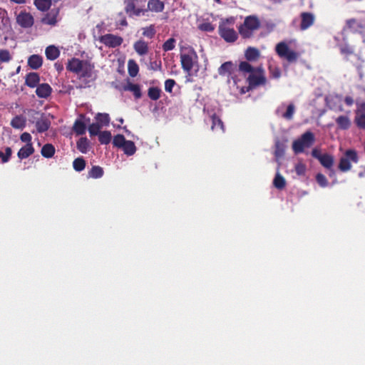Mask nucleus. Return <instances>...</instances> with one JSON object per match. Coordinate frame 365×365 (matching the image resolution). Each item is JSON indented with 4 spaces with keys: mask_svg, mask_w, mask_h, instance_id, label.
Instances as JSON below:
<instances>
[{
    "mask_svg": "<svg viewBox=\"0 0 365 365\" xmlns=\"http://www.w3.org/2000/svg\"><path fill=\"white\" fill-rule=\"evenodd\" d=\"M314 140V134L310 131H307L292 143L293 151L296 154L302 153L305 148L312 147Z\"/></svg>",
    "mask_w": 365,
    "mask_h": 365,
    "instance_id": "4",
    "label": "nucleus"
},
{
    "mask_svg": "<svg viewBox=\"0 0 365 365\" xmlns=\"http://www.w3.org/2000/svg\"><path fill=\"white\" fill-rule=\"evenodd\" d=\"M222 22L226 23V25L228 26V24H233L235 23V19L233 17H230L229 19H226L225 21H222Z\"/></svg>",
    "mask_w": 365,
    "mask_h": 365,
    "instance_id": "59",
    "label": "nucleus"
},
{
    "mask_svg": "<svg viewBox=\"0 0 365 365\" xmlns=\"http://www.w3.org/2000/svg\"><path fill=\"white\" fill-rule=\"evenodd\" d=\"M34 148L32 143L26 144L20 148L17 155L20 160L26 159L34 153Z\"/></svg>",
    "mask_w": 365,
    "mask_h": 365,
    "instance_id": "23",
    "label": "nucleus"
},
{
    "mask_svg": "<svg viewBox=\"0 0 365 365\" xmlns=\"http://www.w3.org/2000/svg\"><path fill=\"white\" fill-rule=\"evenodd\" d=\"M176 41L174 38H170L162 46V48L164 51H172L175 47Z\"/></svg>",
    "mask_w": 365,
    "mask_h": 365,
    "instance_id": "45",
    "label": "nucleus"
},
{
    "mask_svg": "<svg viewBox=\"0 0 365 365\" xmlns=\"http://www.w3.org/2000/svg\"><path fill=\"white\" fill-rule=\"evenodd\" d=\"M20 139L22 142H25L26 143V144H29V143H31V135H30V133H23L21 136H20Z\"/></svg>",
    "mask_w": 365,
    "mask_h": 365,
    "instance_id": "52",
    "label": "nucleus"
},
{
    "mask_svg": "<svg viewBox=\"0 0 365 365\" xmlns=\"http://www.w3.org/2000/svg\"><path fill=\"white\" fill-rule=\"evenodd\" d=\"M41 155L46 158H50L55 154V148L52 144H45L41 148Z\"/></svg>",
    "mask_w": 365,
    "mask_h": 365,
    "instance_id": "30",
    "label": "nucleus"
},
{
    "mask_svg": "<svg viewBox=\"0 0 365 365\" xmlns=\"http://www.w3.org/2000/svg\"><path fill=\"white\" fill-rule=\"evenodd\" d=\"M358 161L359 157L356 151L351 149L347 150L340 159L339 169L341 172L349 171L351 168V163H356Z\"/></svg>",
    "mask_w": 365,
    "mask_h": 365,
    "instance_id": "7",
    "label": "nucleus"
},
{
    "mask_svg": "<svg viewBox=\"0 0 365 365\" xmlns=\"http://www.w3.org/2000/svg\"><path fill=\"white\" fill-rule=\"evenodd\" d=\"M42 64L43 58L39 55L34 54L28 58V66L32 69H38Z\"/></svg>",
    "mask_w": 365,
    "mask_h": 365,
    "instance_id": "25",
    "label": "nucleus"
},
{
    "mask_svg": "<svg viewBox=\"0 0 365 365\" xmlns=\"http://www.w3.org/2000/svg\"><path fill=\"white\" fill-rule=\"evenodd\" d=\"M197 59V55L193 49H190L187 53L180 54V63L182 68L185 72H190L193 68L194 62Z\"/></svg>",
    "mask_w": 365,
    "mask_h": 365,
    "instance_id": "9",
    "label": "nucleus"
},
{
    "mask_svg": "<svg viewBox=\"0 0 365 365\" xmlns=\"http://www.w3.org/2000/svg\"><path fill=\"white\" fill-rule=\"evenodd\" d=\"M52 91L51 87L48 83H41L36 86V94L42 98H48Z\"/></svg>",
    "mask_w": 365,
    "mask_h": 365,
    "instance_id": "20",
    "label": "nucleus"
},
{
    "mask_svg": "<svg viewBox=\"0 0 365 365\" xmlns=\"http://www.w3.org/2000/svg\"><path fill=\"white\" fill-rule=\"evenodd\" d=\"M165 9V4L160 0H148L147 12L150 11L152 12L160 13Z\"/></svg>",
    "mask_w": 365,
    "mask_h": 365,
    "instance_id": "19",
    "label": "nucleus"
},
{
    "mask_svg": "<svg viewBox=\"0 0 365 365\" xmlns=\"http://www.w3.org/2000/svg\"><path fill=\"white\" fill-rule=\"evenodd\" d=\"M120 24L121 26H128V22L125 19H123V20L120 21Z\"/></svg>",
    "mask_w": 365,
    "mask_h": 365,
    "instance_id": "62",
    "label": "nucleus"
},
{
    "mask_svg": "<svg viewBox=\"0 0 365 365\" xmlns=\"http://www.w3.org/2000/svg\"><path fill=\"white\" fill-rule=\"evenodd\" d=\"M128 71L131 77H135L139 71V67L134 60H129L128 62Z\"/></svg>",
    "mask_w": 365,
    "mask_h": 365,
    "instance_id": "36",
    "label": "nucleus"
},
{
    "mask_svg": "<svg viewBox=\"0 0 365 365\" xmlns=\"http://www.w3.org/2000/svg\"><path fill=\"white\" fill-rule=\"evenodd\" d=\"M59 14L60 9L58 8L51 9L41 18V24L51 26H56L61 19Z\"/></svg>",
    "mask_w": 365,
    "mask_h": 365,
    "instance_id": "11",
    "label": "nucleus"
},
{
    "mask_svg": "<svg viewBox=\"0 0 365 365\" xmlns=\"http://www.w3.org/2000/svg\"><path fill=\"white\" fill-rule=\"evenodd\" d=\"M73 167L76 171L81 172L86 168V160L82 157L77 158L73 162Z\"/></svg>",
    "mask_w": 365,
    "mask_h": 365,
    "instance_id": "41",
    "label": "nucleus"
},
{
    "mask_svg": "<svg viewBox=\"0 0 365 365\" xmlns=\"http://www.w3.org/2000/svg\"><path fill=\"white\" fill-rule=\"evenodd\" d=\"M329 182L324 175L321 174V187H327Z\"/></svg>",
    "mask_w": 365,
    "mask_h": 365,
    "instance_id": "57",
    "label": "nucleus"
},
{
    "mask_svg": "<svg viewBox=\"0 0 365 365\" xmlns=\"http://www.w3.org/2000/svg\"><path fill=\"white\" fill-rule=\"evenodd\" d=\"M126 141L123 135L118 134L113 139V145L114 147L122 148Z\"/></svg>",
    "mask_w": 365,
    "mask_h": 365,
    "instance_id": "43",
    "label": "nucleus"
},
{
    "mask_svg": "<svg viewBox=\"0 0 365 365\" xmlns=\"http://www.w3.org/2000/svg\"><path fill=\"white\" fill-rule=\"evenodd\" d=\"M239 71L244 76L249 74L246 79L248 86L245 90L242 88V93H245L267 83V78L262 66L254 67L249 62L241 61L239 64Z\"/></svg>",
    "mask_w": 365,
    "mask_h": 365,
    "instance_id": "1",
    "label": "nucleus"
},
{
    "mask_svg": "<svg viewBox=\"0 0 365 365\" xmlns=\"http://www.w3.org/2000/svg\"><path fill=\"white\" fill-rule=\"evenodd\" d=\"M11 125L14 128L23 129L26 125V120L21 115H16L12 118Z\"/></svg>",
    "mask_w": 365,
    "mask_h": 365,
    "instance_id": "29",
    "label": "nucleus"
},
{
    "mask_svg": "<svg viewBox=\"0 0 365 365\" xmlns=\"http://www.w3.org/2000/svg\"><path fill=\"white\" fill-rule=\"evenodd\" d=\"M273 185L276 188L282 190L286 186L285 179L282 175L277 173L274 178Z\"/></svg>",
    "mask_w": 365,
    "mask_h": 365,
    "instance_id": "34",
    "label": "nucleus"
},
{
    "mask_svg": "<svg viewBox=\"0 0 365 365\" xmlns=\"http://www.w3.org/2000/svg\"><path fill=\"white\" fill-rule=\"evenodd\" d=\"M40 81V76L37 73L31 72L26 75L25 84L30 88H35Z\"/></svg>",
    "mask_w": 365,
    "mask_h": 365,
    "instance_id": "24",
    "label": "nucleus"
},
{
    "mask_svg": "<svg viewBox=\"0 0 365 365\" xmlns=\"http://www.w3.org/2000/svg\"><path fill=\"white\" fill-rule=\"evenodd\" d=\"M338 127L342 130H347L351 125V120L348 116L340 115L336 119Z\"/></svg>",
    "mask_w": 365,
    "mask_h": 365,
    "instance_id": "28",
    "label": "nucleus"
},
{
    "mask_svg": "<svg viewBox=\"0 0 365 365\" xmlns=\"http://www.w3.org/2000/svg\"><path fill=\"white\" fill-rule=\"evenodd\" d=\"M11 1H13L16 4H24L26 2V0H10Z\"/></svg>",
    "mask_w": 365,
    "mask_h": 365,
    "instance_id": "63",
    "label": "nucleus"
},
{
    "mask_svg": "<svg viewBox=\"0 0 365 365\" xmlns=\"http://www.w3.org/2000/svg\"><path fill=\"white\" fill-rule=\"evenodd\" d=\"M200 29L205 31H212L214 30V27L210 23L202 24Z\"/></svg>",
    "mask_w": 365,
    "mask_h": 365,
    "instance_id": "55",
    "label": "nucleus"
},
{
    "mask_svg": "<svg viewBox=\"0 0 365 365\" xmlns=\"http://www.w3.org/2000/svg\"><path fill=\"white\" fill-rule=\"evenodd\" d=\"M176 84L175 80L173 79H167L165 81V90L168 93H172L173 88Z\"/></svg>",
    "mask_w": 365,
    "mask_h": 365,
    "instance_id": "51",
    "label": "nucleus"
},
{
    "mask_svg": "<svg viewBox=\"0 0 365 365\" xmlns=\"http://www.w3.org/2000/svg\"><path fill=\"white\" fill-rule=\"evenodd\" d=\"M319 178H320V176H319V173H317L316 175H315V180L316 181L319 183Z\"/></svg>",
    "mask_w": 365,
    "mask_h": 365,
    "instance_id": "64",
    "label": "nucleus"
},
{
    "mask_svg": "<svg viewBox=\"0 0 365 365\" xmlns=\"http://www.w3.org/2000/svg\"><path fill=\"white\" fill-rule=\"evenodd\" d=\"M111 133L108 130L101 131L98 135V140L101 144L108 145L111 141Z\"/></svg>",
    "mask_w": 365,
    "mask_h": 365,
    "instance_id": "40",
    "label": "nucleus"
},
{
    "mask_svg": "<svg viewBox=\"0 0 365 365\" xmlns=\"http://www.w3.org/2000/svg\"><path fill=\"white\" fill-rule=\"evenodd\" d=\"M301 24H300V29L301 30H306L309 27H310L313 24L314 21V17L313 14L308 12H303L301 14Z\"/></svg>",
    "mask_w": 365,
    "mask_h": 365,
    "instance_id": "18",
    "label": "nucleus"
},
{
    "mask_svg": "<svg viewBox=\"0 0 365 365\" xmlns=\"http://www.w3.org/2000/svg\"><path fill=\"white\" fill-rule=\"evenodd\" d=\"M327 106L331 110L342 111L341 98L337 95H329L325 98Z\"/></svg>",
    "mask_w": 365,
    "mask_h": 365,
    "instance_id": "15",
    "label": "nucleus"
},
{
    "mask_svg": "<svg viewBox=\"0 0 365 365\" xmlns=\"http://www.w3.org/2000/svg\"><path fill=\"white\" fill-rule=\"evenodd\" d=\"M34 5L38 10L46 11L50 9L51 0H34Z\"/></svg>",
    "mask_w": 365,
    "mask_h": 365,
    "instance_id": "32",
    "label": "nucleus"
},
{
    "mask_svg": "<svg viewBox=\"0 0 365 365\" xmlns=\"http://www.w3.org/2000/svg\"><path fill=\"white\" fill-rule=\"evenodd\" d=\"M45 53L47 59L53 61L59 56L60 51L55 46H48L46 48Z\"/></svg>",
    "mask_w": 365,
    "mask_h": 365,
    "instance_id": "26",
    "label": "nucleus"
},
{
    "mask_svg": "<svg viewBox=\"0 0 365 365\" xmlns=\"http://www.w3.org/2000/svg\"><path fill=\"white\" fill-rule=\"evenodd\" d=\"M354 122L360 130H365V102L356 103Z\"/></svg>",
    "mask_w": 365,
    "mask_h": 365,
    "instance_id": "13",
    "label": "nucleus"
},
{
    "mask_svg": "<svg viewBox=\"0 0 365 365\" xmlns=\"http://www.w3.org/2000/svg\"><path fill=\"white\" fill-rule=\"evenodd\" d=\"M55 68L58 72H61L63 69V65L59 63H55Z\"/></svg>",
    "mask_w": 365,
    "mask_h": 365,
    "instance_id": "60",
    "label": "nucleus"
},
{
    "mask_svg": "<svg viewBox=\"0 0 365 365\" xmlns=\"http://www.w3.org/2000/svg\"><path fill=\"white\" fill-rule=\"evenodd\" d=\"M312 155L314 158L319 160V150L315 148L312 152Z\"/></svg>",
    "mask_w": 365,
    "mask_h": 365,
    "instance_id": "58",
    "label": "nucleus"
},
{
    "mask_svg": "<svg viewBox=\"0 0 365 365\" xmlns=\"http://www.w3.org/2000/svg\"><path fill=\"white\" fill-rule=\"evenodd\" d=\"M96 119L97 120V123H99L101 127L108 125L110 120L109 115L105 113H98L96 116Z\"/></svg>",
    "mask_w": 365,
    "mask_h": 365,
    "instance_id": "37",
    "label": "nucleus"
},
{
    "mask_svg": "<svg viewBox=\"0 0 365 365\" xmlns=\"http://www.w3.org/2000/svg\"><path fill=\"white\" fill-rule=\"evenodd\" d=\"M295 171L299 175H304L305 173V166L302 163H298L295 166Z\"/></svg>",
    "mask_w": 365,
    "mask_h": 365,
    "instance_id": "53",
    "label": "nucleus"
},
{
    "mask_svg": "<svg viewBox=\"0 0 365 365\" xmlns=\"http://www.w3.org/2000/svg\"><path fill=\"white\" fill-rule=\"evenodd\" d=\"M103 175V170L98 165L93 166L88 171V177L92 178H100Z\"/></svg>",
    "mask_w": 365,
    "mask_h": 365,
    "instance_id": "35",
    "label": "nucleus"
},
{
    "mask_svg": "<svg viewBox=\"0 0 365 365\" xmlns=\"http://www.w3.org/2000/svg\"><path fill=\"white\" fill-rule=\"evenodd\" d=\"M16 21L23 28H30L34 25V19L30 13L21 11L16 17Z\"/></svg>",
    "mask_w": 365,
    "mask_h": 365,
    "instance_id": "16",
    "label": "nucleus"
},
{
    "mask_svg": "<svg viewBox=\"0 0 365 365\" xmlns=\"http://www.w3.org/2000/svg\"><path fill=\"white\" fill-rule=\"evenodd\" d=\"M99 40L106 46H108L109 48L118 47L120 46L123 42V39L121 36L111 34H107L101 36Z\"/></svg>",
    "mask_w": 365,
    "mask_h": 365,
    "instance_id": "14",
    "label": "nucleus"
},
{
    "mask_svg": "<svg viewBox=\"0 0 365 365\" xmlns=\"http://www.w3.org/2000/svg\"><path fill=\"white\" fill-rule=\"evenodd\" d=\"M295 112V107L293 103H290L287 108V110L284 113H283L282 117L287 120H292L293 118V115Z\"/></svg>",
    "mask_w": 365,
    "mask_h": 365,
    "instance_id": "48",
    "label": "nucleus"
},
{
    "mask_svg": "<svg viewBox=\"0 0 365 365\" xmlns=\"http://www.w3.org/2000/svg\"><path fill=\"white\" fill-rule=\"evenodd\" d=\"M125 90L130 91L131 92H133V93L136 99L140 98L142 96L140 87L138 84L129 83L127 85V86L125 87Z\"/></svg>",
    "mask_w": 365,
    "mask_h": 365,
    "instance_id": "33",
    "label": "nucleus"
},
{
    "mask_svg": "<svg viewBox=\"0 0 365 365\" xmlns=\"http://www.w3.org/2000/svg\"><path fill=\"white\" fill-rule=\"evenodd\" d=\"M139 0H125V12L130 16H140L147 12V9L139 6Z\"/></svg>",
    "mask_w": 365,
    "mask_h": 365,
    "instance_id": "8",
    "label": "nucleus"
},
{
    "mask_svg": "<svg viewBox=\"0 0 365 365\" xmlns=\"http://www.w3.org/2000/svg\"><path fill=\"white\" fill-rule=\"evenodd\" d=\"M261 56L260 51L255 47L249 46L245 51V57L247 62H255L257 61Z\"/></svg>",
    "mask_w": 365,
    "mask_h": 365,
    "instance_id": "17",
    "label": "nucleus"
},
{
    "mask_svg": "<svg viewBox=\"0 0 365 365\" xmlns=\"http://www.w3.org/2000/svg\"><path fill=\"white\" fill-rule=\"evenodd\" d=\"M156 31L155 25L151 24L149 26L143 28V35L148 38H153L155 35Z\"/></svg>",
    "mask_w": 365,
    "mask_h": 365,
    "instance_id": "44",
    "label": "nucleus"
},
{
    "mask_svg": "<svg viewBox=\"0 0 365 365\" xmlns=\"http://www.w3.org/2000/svg\"><path fill=\"white\" fill-rule=\"evenodd\" d=\"M29 113L33 118V120H30V121L34 123V120H36V127L38 133H42L48 130L51 125V121L44 116L43 113L36 111L35 110H30Z\"/></svg>",
    "mask_w": 365,
    "mask_h": 365,
    "instance_id": "6",
    "label": "nucleus"
},
{
    "mask_svg": "<svg viewBox=\"0 0 365 365\" xmlns=\"http://www.w3.org/2000/svg\"><path fill=\"white\" fill-rule=\"evenodd\" d=\"M344 102L347 106H351L354 103V99L351 96H346L344 98Z\"/></svg>",
    "mask_w": 365,
    "mask_h": 365,
    "instance_id": "56",
    "label": "nucleus"
},
{
    "mask_svg": "<svg viewBox=\"0 0 365 365\" xmlns=\"http://www.w3.org/2000/svg\"><path fill=\"white\" fill-rule=\"evenodd\" d=\"M101 125L99 123H93L88 126V132L90 133L91 136H95L98 135L99 133L101 132L100 131L101 128Z\"/></svg>",
    "mask_w": 365,
    "mask_h": 365,
    "instance_id": "47",
    "label": "nucleus"
},
{
    "mask_svg": "<svg viewBox=\"0 0 365 365\" xmlns=\"http://www.w3.org/2000/svg\"><path fill=\"white\" fill-rule=\"evenodd\" d=\"M321 165L327 169V174L331 179V183L336 182L335 171L333 169L334 158L329 154H321Z\"/></svg>",
    "mask_w": 365,
    "mask_h": 365,
    "instance_id": "12",
    "label": "nucleus"
},
{
    "mask_svg": "<svg viewBox=\"0 0 365 365\" xmlns=\"http://www.w3.org/2000/svg\"><path fill=\"white\" fill-rule=\"evenodd\" d=\"M346 25L349 29L356 31V27L359 26V24L355 19H350L347 21Z\"/></svg>",
    "mask_w": 365,
    "mask_h": 365,
    "instance_id": "54",
    "label": "nucleus"
},
{
    "mask_svg": "<svg viewBox=\"0 0 365 365\" xmlns=\"http://www.w3.org/2000/svg\"><path fill=\"white\" fill-rule=\"evenodd\" d=\"M235 71V65L232 61L223 63L218 68L220 76H230Z\"/></svg>",
    "mask_w": 365,
    "mask_h": 365,
    "instance_id": "22",
    "label": "nucleus"
},
{
    "mask_svg": "<svg viewBox=\"0 0 365 365\" xmlns=\"http://www.w3.org/2000/svg\"><path fill=\"white\" fill-rule=\"evenodd\" d=\"M12 150L10 147H6L5 148V153L0 151V160L2 163H7L11 156Z\"/></svg>",
    "mask_w": 365,
    "mask_h": 365,
    "instance_id": "46",
    "label": "nucleus"
},
{
    "mask_svg": "<svg viewBox=\"0 0 365 365\" xmlns=\"http://www.w3.org/2000/svg\"><path fill=\"white\" fill-rule=\"evenodd\" d=\"M133 48L139 56H145L148 53V44L144 40H138L133 44Z\"/></svg>",
    "mask_w": 365,
    "mask_h": 365,
    "instance_id": "21",
    "label": "nucleus"
},
{
    "mask_svg": "<svg viewBox=\"0 0 365 365\" xmlns=\"http://www.w3.org/2000/svg\"><path fill=\"white\" fill-rule=\"evenodd\" d=\"M260 26L261 23L257 16H248L245 17L243 24L238 27V31L242 38H250Z\"/></svg>",
    "mask_w": 365,
    "mask_h": 365,
    "instance_id": "3",
    "label": "nucleus"
},
{
    "mask_svg": "<svg viewBox=\"0 0 365 365\" xmlns=\"http://www.w3.org/2000/svg\"><path fill=\"white\" fill-rule=\"evenodd\" d=\"M73 129L77 135H83L86 130V124L80 120H76L74 123Z\"/></svg>",
    "mask_w": 365,
    "mask_h": 365,
    "instance_id": "38",
    "label": "nucleus"
},
{
    "mask_svg": "<svg viewBox=\"0 0 365 365\" xmlns=\"http://www.w3.org/2000/svg\"><path fill=\"white\" fill-rule=\"evenodd\" d=\"M275 51L281 58L286 59L289 63L296 62L299 58V53L290 49L284 41L276 45Z\"/></svg>",
    "mask_w": 365,
    "mask_h": 365,
    "instance_id": "5",
    "label": "nucleus"
},
{
    "mask_svg": "<svg viewBox=\"0 0 365 365\" xmlns=\"http://www.w3.org/2000/svg\"><path fill=\"white\" fill-rule=\"evenodd\" d=\"M89 147V141L86 138H81L77 141V148L82 153H86Z\"/></svg>",
    "mask_w": 365,
    "mask_h": 365,
    "instance_id": "39",
    "label": "nucleus"
},
{
    "mask_svg": "<svg viewBox=\"0 0 365 365\" xmlns=\"http://www.w3.org/2000/svg\"><path fill=\"white\" fill-rule=\"evenodd\" d=\"M11 59L9 51L6 49L0 50V61L9 62Z\"/></svg>",
    "mask_w": 365,
    "mask_h": 365,
    "instance_id": "50",
    "label": "nucleus"
},
{
    "mask_svg": "<svg viewBox=\"0 0 365 365\" xmlns=\"http://www.w3.org/2000/svg\"><path fill=\"white\" fill-rule=\"evenodd\" d=\"M6 11L4 9L0 8V21H2L4 18Z\"/></svg>",
    "mask_w": 365,
    "mask_h": 365,
    "instance_id": "61",
    "label": "nucleus"
},
{
    "mask_svg": "<svg viewBox=\"0 0 365 365\" xmlns=\"http://www.w3.org/2000/svg\"><path fill=\"white\" fill-rule=\"evenodd\" d=\"M212 119V126L211 129L212 130H221L224 132V124L222 120L215 114L214 113L211 116Z\"/></svg>",
    "mask_w": 365,
    "mask_h": 365,
    "instance_id": "27",
    "label": "nucleus"
},
{
    "mask_svg": "<svg viewBox=\"0 0 365 365\" xmlns=\"http://www.w3.org/2000/svg\"><path fill=\"white\" fill-rule=\"evenodd\" d=\"M161 90L158 87H150L148 91V97L153 101H157L160 98Z\"/></svg>",
    "mask_w": 365,
    "mask_h": 365,
    "instance_id": "42",
    "label": "nucleus"
},
{
    "mask_svg": "<svg viewBox=\"0 0 365 365\" xmlns=\"http://www.w3.org/2000/svg\"><path fill=\"white\" fill-rule=\"evenodd\" d=\"M270 77L273 78H279L281 76L280 68L277 66H269L268 67Z\"/></svg>",
    "mask_w": 365,
    "mask_h": 365,
    "instance_id": "49",
    "label": "nucleus"
},
{
    "mask_svg": "<svg viewBox=\"0 0 365 365\" xmlns=\"http://www.w3.org/2000/svg\"><path fill=\"white\" fill-rule=\"evenodd\" d=\"M125 154L128 156L133 155L136 152L135 143L131 140H127L122 148Z\"/></svg>",
    "mask_w": 365,
    "mask_h": 365,
    "instance_id": "31",
    "label": "nucleus"
},
{
    "mask_svg": "<svg viewBox=\"0 0 365 365\" xmlns=\"http://www.w3.org/2000/svg\"><path fill=\"white\" fill-rule=\"evenodd\" d=\"M66 69L78 75L81 78H91L93 66L88 61L72 58L66 65Z\"/></svg>",
    "mask_w": 365,
    "mask_h": 365,
    "instance_id": "2",
    "label": "nucleus"
},
{
    "mask_svg": "<svg viewBox=\"0 0 365 365\" xmlns=\"http://www.w3.org/2000/svg\"><path fill=\"white\" fill-rule=\"evenodd\" d=\"M219 35L228 43L235 42L238 37L237 33L233 28L229 27L225 22H220L218 28Z\"/></svg>",
    "mask_w": 365,
    "mask_h": 365,
    "instance_id": "10",
    "label": "nucleus"
}]
</instances>
